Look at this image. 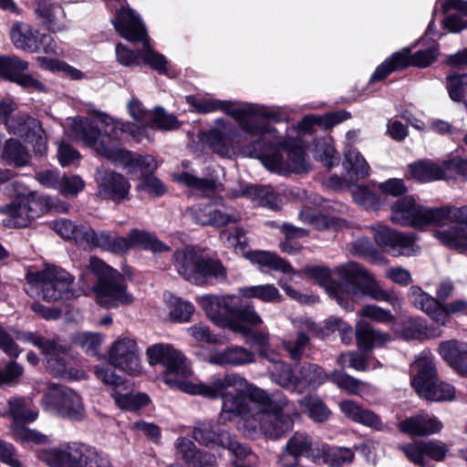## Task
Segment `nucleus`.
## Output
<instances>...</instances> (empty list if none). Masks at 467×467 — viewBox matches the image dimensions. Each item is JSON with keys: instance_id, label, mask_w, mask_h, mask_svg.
I'll use <instances>...</instances> for the list:
<instances>
[{"instance_id": "50", "label": "nucleus", "mask_w": 467, "mask_h": 467, "mask_svg": "<svg viewBox=\"0 0 467 467\" xmlns=\"http://www.w3.org/2000/svg\"><path fill=\"white\" fill-rule=\"evenodd\" d=\"M300 407L317 422H324L330 416V410L317 395H307L299 400Z\"/></svg>"}, {"instance_id": "14", "label": "nucleus", "mask_w": 467, "mask_h": 467, "mask_svg": "<svg viewBox=\"0 0 467 467\" xmlns=\"http://www.w3.org/2000/svg\"><path fill=\"white\" fill-rule=\"evenodd\" d=\"M41 404L47 411L63 418L78 420L85 414L81 397L75 390L62 385H49Z\"/></svg>"}, {"instance_id": "64", "label": "nucleus", "mask_w": 467, "mask_h": 467, "mask_svg": "<svg viewBox=\"0 0 467 467\" xmlns=\"http://www.w3.org/2000/svg\"><path fill=\"white\" fill-rule=\"evenodd\" d=\"M85 182L79 175H61L57 191L65 196H76L82 192Z\"/></svg>"}, {"instance_id": "29", "label": "nucleus", "mask_w": 467, "mask_h": 467, "mask_svg": "<svg viewBox=\"0 0 467 467\" xmlns=\"http://www.w3.org/2000/svg\"><path fill=\"white\" fill-rule=\"evenodd\" d=\"M202 256L193 248H184L176 251L173 255V265L178 274L184 279L196 284L202 276L199 274Z\"/></svg>"}, {"instance_id": "22", "label": "nucleus", "mask_w": 467, "mask_h": 467, "mask_svg": "<svg viewBox=\"0 0 467 467\" xmlns=\"http://www.w3.org/2000/svg\"><path fill=\"white\" fill-rule=\"evenodd\" d=\"M38 31L25 23H16L13 26L10 33L12 43L16 48L36 52L43 49L46 53H56L57 45L50 36L43 35L37 39Z\"/></svg>"}, {"instance_id": "44", "label": "nucleus", "mask_w": 467, "mask_h": 467, "mask_svg": "<svg viewBox=\"0 0 467 467\" xmlns=\"http://www.w3.org/2000/svg\"><path fill=\"white\" fill-rule=\"evenodd\" d=\"M1 158L6 164L16 168L25 167L31 161L27 149L13 139L5 141Z\"/></svg>"}, {"instance_id": "40", "label": "nucleus", "mask_w": 467, "mask_h": 467, "mask_svg": "<svg viewBox=\"0 0 467 467\" xmlns=\"http://www.w3.org/2000/svg\"><path fill=\"white\" fill-rule=\"evenodd\" d=\"M234 318L228 322L229 329L244 336L250 335L253 327L263 324V319L253 306L241 307Z\"/></svg>"}, {"instance_id": "42", "label": "nucleus", "mask_w": 467, "mask_h": 467, "mask_svg": "<svg viewBox=\"0 0 467 467\" xmlns=\"http://www.w3.org/2000/svg\"><path fill=\"white\" fill-rule=\"evenodd\" d=\"M343 167L351 180L364 179L369 175L368 163L363 155L352 147L345 150Z\"/></svg>"}, {"instance_id": "16", "label": "nucleus", "mask_w": 467, "mask_h": 467, "mask_svg": "<svg viewBox=\"0 0 467 467\" xmlns=\"http://www.w3.org/2000/svg\"><path fill=\"white\" fill-rule=\"evenodd\" d=\"M108 362L130 376H138L142 371L140 351L137 341L130 337H119L108 352Z\"/></svg>"}, {"instance_id": "61", "label": "nucleus", "mask_w": 467, "mask_h": 467, "mask_svg": "<svg viewBox=\"0 0 467 467\" xmlns=\"http://www.w3.org/2000/svg\"><path fill=\"white\" fill-rule=\"evenodd\" d=\"M447 89L453 101H462L467 95V74L450 75L447 78Z\"/></svg>"}, {"instance_id": "45", "label": "nucleus", "mask_w": 467, "mask_h": 467, "mask_svg": "<svg viewBox=\"0 0 467 467\" xmlns=\"http://www.w3.org/2000/svg\"><path fill=\"white\" fill-rule=\"evenodd\" d=\"M350 114L348 111L340 110L327 113L325 115H308L306 116L298 124L299 130L308 131L312 126L319 125L325 129H330L343 120L349 119Z\"/></svg>"}, {"instance_id": "31", "label": "nucleus", "mask_w": 467, "mask_h": 467, "mask_svg": "<svg viewBox=\"0 0 467 467\" xmlns=\"http://www.w3.org/2000/svg\"><path fill=\"white\" fill-rule=\"evenodd\" d=\"M206 360L216 366L239 367L254 362V354L243 347L234 346L212 352Z\"/></svg>"}, {"instance_id": "3", "label": "nucleus", "mask_w": 467, "mask_h": 467, "mask_svg": "<svg viewBox=\"0 0 467 467\" xmlns=\"http://www.w3.org/2000/svg\"><path fill=\"white\" fill-rule=\"evenodd\" d=\"M305 272L324 285L327 294L346 309L352 307L349 299H355L359 295L388 302L395 309L401 307L400 297L384 290L374 275L356 262L341 264L332 270L324 266H311L306 267Z\"/></svg>"}, {"instance_id": "25", "label": "nucleus", "mask_w": 467, "mask_h": 467, "mask_svg": "<svg viewBox=\"0 0 467 467\" xmlns=\"http://www.w3.org/2000/svg\"><path fill=\"white\" fill-rule=\"evenodd\" d=\"M38 23L51 32H62L67 29V16L64 7L52 0H38L34 8Z\"/></svg>"}, {"instance_id": "35", "label": "nucleus", "mask_w": 467, "mask_h": 467, "mask_svg": "<svg viewBox=\"0 0 467 467\" xmlns=\"http://www.w3.org/2000/svg\"><path fill=\"white\" fill-rule=\"evenodd\" d=\"M8 414L13 419L12 424H27L38 417V410L31 399L15 397L7 401Z\"/></svg>"}, {"instance_id": "26", "label": "nucleus", "mask_w": 467, "mask_h": 467, "mask_svg": "<svg viewBox=\"0 0 467 467\" xmlns=\"http://www.w3.org/2000/svg\"><path fill=\"white\" fill-rule=\"evenodd\" d=\"M190 213L197 223L215 227L237 223L240 219L238 214L228 212L223 204L216 202L198 204L192 207Z\"/></svg>"}, {"instance_id": "34", "label": "nucleus", "mask_w": 467, "mask_h": 467, "mask_svg": "<svg viewBox=\"0 0 467 467\" xmlns=\"http://www.w3.org/2000/svg\"><path fill=\"white\" fill-rule=\"evenodd\" d=\"M321 443L313 441L311 437L305 432H295L287 441L282 453H285L291 460H297L305 455L313 462H317L311 454L317 448H320Z\"/></svg>"}, {"instance_id": "43", "label": "nucleus", "mask_w": 467, "mask_h": 467, "mask_svg": "<svg viewBox=\"0 0 467 467\" xmlns=\"http://www.w3.org/2000/svg\"><path fill=\"white\" fill-rule=\"evenodd\" d=\"M356 337L358 347L364 349L381 347L391 340L389 334L374 329L365 324H358L357 326Z\"/></svg>"}, {"instance_id": "57", "label": "nucleus", "mask_w": 467, "mask_h": 467, "mask_svg": "<svg viewBox=\"0 0 467 467\" xmlns=\"http://www.w3.org/2000/svg\"><path fill=\"white\" fill-rule=\"evenodd\" d=\"M11 433L13 438L20 442L42 444L48 441L46 435L36 430L26 427V424H12Z\"/></svg>"}, {"instance_id": "18", "label": "nucleus", "mask_w": 467, "mask_h": 467, "mask_svg": "<svg viewBox=\"0 0 467 467\" xmlns=\"http://www.w3.org/2000/svg\"><path fill=\"white\" fill-rule=\"evenodd\" d=\"M96 302L106 308H114L119 306L131 305L135 297L128 291L125 278L122 274L93 287Z\"/></svg>"}, {"instance_id": "60", "label": "nucleus", "mask_w": 467, "mask_h": 467, "mask_svg": "<svg viewBox=\"0 0 467 467\" xmlns=\"http://www.w3.org/2000/svg\"><path fill=\"white\" fill-rule=\"evenodd\" d=\"M143 44V49L141 50V57L145 64L149 65L152 69L164 73L167 70L166 65L167 60L161 54L154 51L150 44L149 37L144 41H140Z\"/></svg>"}, {"instance_id": "39", "label": "nucleus", "mask_w": 467, "mask_h": 467, "mask_svg": "<svg viewBox=\"0 0 467 467\" xmlns=\"http://www.w3.org/2000/svg\"><path fill=\"white\" fill-rule=\"evenodd\" d=\"M329 380L348 394L364 397L372 392V386L368 382L359 380L342 370L331 371Z\"/></svg>"}, {"instance_id": "8", "label": "nucleus", "mask_w": 467, "mask_h": 467, "mask_svg": "<svg viewBox=\"0 0 467 467\" xmlns=\"http://www.w3.org/2000/svg\"><path fill=\"white\" fill-rule=\"evenodd\" d=\"M150 365L161 364L164 367L162 379L166 385L187 394L200 393V389L209 392L201 381L190 380L192 369L185 356L169 344H154L146 350Z\"/></svg>"}, {"instance_id": "59", "label": "nucleus", "mask_w": 467, "mask_h": 467, "mask_svg": "<svg viewBox=\"0 0 467 467\" xmlns=\"http://www.w3.org/2000/svg\"><path fill=\"white\" fill-rule=\"evenodd\" d=\"M113 398L119 408L128 410H140L150 401L149 397L143 393L122 395L116 392L113 394Z\"/></svg>"}, {"instance_id": "10", "label": "nucleus", "mask_w": 467, "mask_h": 467, "mask_svg": "<svg viewBox=\"0 0 467 467\" xmlns=\"http://www.w3.org/2000/svg\"><path fill=\"white\" fill-rule=\"evenodd\" d=\"M269 360L275 365L271 372L272 379L290 391L303 393L307 389H316L329 379V374L317 364L306 363L294 373L289 365L280 361L277 354H274Z\"/></svg>"}, {"instance_id": "47", "label": "nucleus", "mask_w": 467, "mask_h": 467, "mask_svg": "<svg viewBox=\"0 0 467 467\" xmlns=\"http://www.w3.org/2000/svg\"><path fill=\"white\" fill-rule=\"evenodd\" d=\"M240 295L245 298H256L264 303H275L282 300V295L272 284L244 286L239 289Z\"/></svg>"}, {"instance_id": "13", "label": "nucleus", "mask_w": 467, "mask_h": 467, "mask_svg": "<svg viewBox=\"0 0 467 467\" xmlns=\"http://www.w3.org/2000/svg\"><path fill=\"white\" fill-rule=\"evenodd\" d=\"M47 210V202L35 192L19 195L11 203L0 207L2 223L7 227H26Z\"/></svg>"}, {"instance_id": "53", "label": "nucleus", "mask_w": 467, "mask_h": 467, "mask_svg": "<svg viewBox=\"0 0 467 467\" xmlns=\"http://www.w3.org/2000/svg\"><path fill=\"white\" fill-rule=\"evenodd\" d=\"M199 274L202 276L201 282H196V285H204L208 282L209 278H214L218 281H224L227 274L226 269L223 264L214 259H205L202 257Z\"/></svg>"}, {"instance_id": "11", "label": "nucleus", "mask_w": 467, "mask_h": 467, "mask_svg": "<svg viewBox=\"0 0 467 467\" xmlns=\"http://www.w3.org/2000/svg\"><path fill=\"white\" fill-rule=\"evenodd\" d=\"M26 278L32 288L37 291L39 296L47 302L75 296L72 290L74 278L62 268L46 266L41 271L27 273Z\"/></svg>"}, {"instance_id": "7", "label": "nucleus", "mask_w": 467, "mask_h": 467, "mask_svg": "<svg viewBox=\"0 0 467 467\" xmlns=\"http://www.w3.org/2000/svg\"><path fill=\"white\" fill-rule=\"evenodd\" d=\"M273 400L282 401L278 406L257 405L256 411L251 414L243 424L244 434L252 439L264 436L278 439L292 429L293 416H297L296 409L280 392L268 393Z\"/></svg>"}, {"instance_id": "56", "label": "nucleus", "mask_w": 467, "mask_h": 467, "mask_svg": "<svg viewBox=\"0 0 467 467\" xmlns=\"http://www.w3.org/2000/svg\"><path fill=\"white\" fill-rule=\"evenodd\" d=\"M87 269L97 277V284H102L114 276H118V274H119V271L97 256L89 257Z\"/></svg>"}, {"instance_id": "63", "label": "nucleus", "mask_w": 467, "mask_h": 467, "mask_svg": "<svg viewBox=\"0 0 467 467\" xmlns=\"http://www.w3.org/2000/svg\"><path fill=\"white\" fill-rule=\"evenodd\" d=\"M282 229L284 234L286 235V240L285 242L280 243V250L287 254H297L301 250V247L296 243L293 242L291 239L293 237H302L306 235V231L301 228L294 227L290 224H284Z\"/></svg>"}, {"instance_id": "28", "label": "nucleus", "mask_w": 467, "mask_h": 467, "mask_svg": "<svg viewBox=\"0 0 467 467\" xmlns=\"http://www.w3.org/2000/svg\"><path fill=\"white\" fill-rule=\"evenodd\" d=\"M397 335L406 341H425L428 339L442 337V330L429 326L427 321L421 317H409L405 319Z\"/></svg>"}, {"instance_id": "4", "label": "nucleus", "mask_w": 467, "mask_h": 467, "mask_svg": "<svg viewBox=\"0 0 467 467\" xmlns=\"http://www.w3.org/2000/svg\"><path fill=\"white\" fill-rule=\"evenodd\" d=\"M202 386L209 389V392L200 389V395L206 399H222V408L218 420L220 423L233 421L236 418L244 420L256 411L257 405L281 404L279 400H273L268 397V392L248 382L246 379L236 373L216 375L210 383L201 381Z\"/></svg>"}, {"instance_id": "32", "label": "nucleus", "mask_w": 467, "mask_h": 467, "mask_svg": "<svg viewBox=\"0 0 467 467\" xmlns=\"http://www.w3.org/2000/svg\"><path fill=\"white\" fill-rule=\"evenodd\" d=\"M440 356L462 375H467V348L455 339L442 341L437 348Z\"/></svg>"}, {"instance_id": "48", "label": "nucleus", "mask_w": 467, "mask_h": 467, "mask_svg": "<svg viewBox=\"0 0 467 467\" xmlns=\"http://www.w3.org/2000/svg\"><path fill=\"white\" fill-rule=\"evenodd\" d=\"M197 302L212 321L218 326L228 327L230 320L223 317L220 296L213 295L201 296L197 297Z\"/></svg>"}, {"instance_id": "9", "label": "nucleus", "mask_w": 467, "mask_h": 467, "mask_svg": "<svg viewBox=\"0 0 467 467\" xmlns=\"http://www.w3.org/2000/svg\"><path fill=\"white\" fill-rule=\"evenodd\" d=\"M411 373V385L420 398L431 401H450L455 398L454 387L439 380L434 357L430 352L416 358Z\"/></svg>"}, {"instance_id": "33", "label": "nucleus", "mask_w": 467, "mask_h": 467, "mask_svg": "<svg viewBox=\"0 0 467 467\" xmlns=\"http://www.w3.org/2000/svg\"><path fill=\"white\" fill-rule=\"evenodd\" d=\"M311 456L317 459L316 463L323 462L329 467H341L345 463H350L354 460V452L347 447H330L327 444L321 443L320 448H317Z\"/></svg>"}, {"instance_id": "20", "label": "nucleus", "mask_w": 467, "mask_h": 467, "mask_svg": "<svg viewBox=\"0 0 467 467\" xmlns=\"http://www.w3.org/2000/svg\"><path fill=\"white\" fill-rule=\"evenodd\" d=\"M5 122L11 133L25 138L26 141L32 144L36 153H46L47 139L38 120L26 114H18L6 119Z\"/></svg>"}, {"instance_id": "2", "label": "nucleus", "mask_w": 467, "mask_h": 467, "mask_svg": "<svg viewBox=\"0 0 467 467\" xmlns=\"http://www.w3.org/2000/svg\"><path fill=\"white\" fill-rule=\"evenodd\" d=\"M390 210L391 222L402 226L423 228L452 224L450 228L436 230L434 237L449 248L467 251V205L428 207L406 196L392 203Z\"/></svg>"}, {"instance_id": "37", "label": "nucleus", "mask_w": 467, "mask_h": 467, "mask_svg": "<svg viewBox=\"0 0 467 467\" xmlns=\"http://www.w3.org/2000/svg\"><path fill=\"white\" fill-rule=\"evenodd\" d=\"M227 432L225 430H215L211 420H204L195 425L192 431V438L205 447H221L224 440L228 439Z\"/></svg>"}, {"instance_id": "24", "label": "nucleus", "mask_w": 467, "mask_h": 467, "mask_svg": "<svg viewBox=\"0 0 467 467\" xmlns=\"http://www.w3.org/2000/svg\"><path fill=\"white\" fill-rule=\"evenodd\" d=\"M111 22L116 31L128 41L140 42L148 37L140 18L130 7L119 9Z\"/></svg>"}, {"instance_id": "21", "label": "nucleus", "mask_w": 467, "mask_h": 467, "mask_svg": "<svg viewBox=\"0 0 467 467\" xmlns=\"http://www.w3.org/2000/svg\"><path fill=\"white\" fill-rule=\"evenodd\" d=\"M215 127L202 134L203 142L215 153L230 157L234 152L236 129L223 119L215 120Z\"/></svg>"}, {"instance_id": "27", "label": "nucleus", "mask_w": 467, "mask_h": 467, "mask_svg": "<svg viewBox=\"0 0 467 467\" xmlns=\"http://www.w3.org/2000/svg\"><path fill=\"white\" fill-rule=\"evenodd\" d=\"M96 181L99 184L98 193L104 199L119 202L129 195L130 184L123 175L118 172L97 170Z\"/></svg>"}, {"instance_id": "23", "label": "nucleus", "mask_w": 467, "mask_h": 467, "mask_svg": "<svg viewBox=\"0 0 467 467\" xmlns=\"http://www.w3.org/2000/svg\"><path fill=\"white\" fill-rule=\"evenodd\" d=\"M140 247L152 253L170 251V247L161 242L154 234L138 228L132 229L127 237L115 234L114 253H126L131 248Z\"/></svg>"}, {"instance_id": "36", "label": "nucleus", "mask_w": 467, "mask_h": 467, "mask_svg": "<svg viewBox=\"0 0 467 467\" xmlns=\"http://www.w3.org/2000/svg\"><path fill=\"white\" fill-rule=\"evenodd\" d=\"M408 169L410 177L420 182L446 180L444 161L439 164L430 160H420L410 164Z\"/></svg>"}, {"instance_id": "58", "label": "nucleus", "mask_w": 467, "mask_h": 467, "mask_svg": "<svg viewBox=\"0 0 467 467\" xmlns=\"http://www.w3.org/2000/svg\"><path fill=\"white\" fill-rule=\"evenodd\" d=\"M170 318L174 322H187L194 312V306L181 298L172 297L169 302Z\"/></svg>"}, {"instance_id": "41", "label": "nucleus", "mask_w": 467, "mask_h": 467, "mask_svg": "<svg viewBox=\"0 0 467 467\" xmlns=\"http://www.w3.org/2000/svg\"><path fill=\"white\" fill-rule=\"evenodd\" d=\"M247 258L252 264L260 267H266L284 274H296L294 268L286 260L268 251L256 250L250 252L247 254Z\"/></svg>"}, {"instance_id": "62", "label": "nucleus", "mask_w": 467, "mask_h": 467, "mask_svg": "<svg viewBox=\"0 0 467 467\" xmlns=\"http://www.w3.org/2000/svg\"><path fill=\"white\" fill-rule=\"evenodd\" d=\"M409 297L411 304L428 314L439 303L435 298L424 292L420 286L413 285L410 288Z\"/></svg>"}, {"instance_id": "12", "label": "nucleus", "mask_w": 467, "mask_h": 467, "mask_svg": "<svg viewBox=\"0 0 467 467\" xmlns=\"http://www.w3.org/2000/svg\"><path fill=\"white\" fill-rule=\"evenodd\" d=\"M186 101L197 113L208 114L218 110L235 119L245 132H254L255 128L251 124L248 118L253 114L271 116L270 111L263 105L253 104L236 107V102L230 100H220L209 98H197L187 96Z\"/></svg>"}, {"instance_id": "55", "label": "nucleus", "mask_w": 467, "mask_h": 467, "mask_svg": "<svg viewBox=\"0 0 467 467\" xmlns=\"http://www.w3.org/2000/svg\"><path fill=\"white\" fill-rule=\"evenodd\" d=\"M398 449L401 451L406 458L415 465L428 467V461L425 456L424 441H416L410 443L400 444Z\"/></svg>"}, {"instance_id": "17", "label": "nucleus", "mask_w": 467, "mask_h": 467, "mask_svg": "<svg viewBox=\"0 0 467 467\" xmlns=\"http://www.w3.org/2000/svg\"><path fill=\"white\" fill-rule=\"evenodd\" d=\"M87 449L83 443L67 442L38 451L37 458L49 467H86L90 455Z\"/></svg>"}, {"instance_id": "1", "label": "nucleus", "mask_w": 467, "mask_h": 467, "mask_svg": "<svg viewBox=\"0 0 467 467\" xmlns=\"http://www.w3.org/2000/svg\"><path fill=\"white\" fill-rule=\"evenodd\" d=\"M75 140L91 147L99 155L129 169L130 173L140 171V182L136 189L149 195H163L167 188L157 177L153 176L158 168L155 159L150 155H135L123 150L119 141L128 137L134 138V125L123 122L112 117L98 112L91 118H78L71 122Z\"/></svg>"}, {"instance_id": "52", "label": "nucleus", "mask_w": 467, "mask_h": 467, "mask_svg": "<svg viewBox=\"0 0 467 467\" xmlns=\"http://www.w3.org/2000/svg\"><path fill=\"white\" fill-rule=\"evenodd\" d=\"M400 53H405L407 57L406 67L414 66L418 67H426L430 66L438 57V48L436 46H431L427 49L419 50L413 55H410V48H403Z\"/></svg>"}, {"instance_id": "15", "label": "nucleus", "mask_w": 467, "mask_h": 467, "mask_svg": "<svg viewBox=\"0 0 467 467\" xmlns=\"http://www.w3.org/2000/svg\"><path fill=\"white\" fill-rule=\"evenodd\" d=\"M286 160L275 150L272 155H265L261 147L254 149V152L261 160L262 164L269 171L278 174L290 172L301 173L309 170V162L304 149L299 145L289 146L285 149Z\"/></svg>"}, {"instance_id": "54", "label": "nucleus", "mask_w": 467, "mask_h": 467, "mask_svg": "<svg viewBox=\"0 0 467 467\" xmlns=\"http://www.w3.org/2000/svg\"><path fill=\"white\" fill-rule=\"evenodd\" d=\"M315 158L327 168L338 163V157L331 139H322L317 141Z\"/></svg>"}, {"instance_id": "49", "label": "nucleus", "mask_w": 467, "mask_h": 467, "mask_svg": "<svg viewBox=\"0 0 467 467\" xmlns=\"http://www.w3.org/2000/svg\"><path fill=\"white\" fill-rule=\"evenodd\" d=\"M28 66L26 61L16 56H0V77L15 83Z\"/></svg>"}, {"instance_id": "6", "label": "nucleus", "mask_w": 467, "mask_h": 467, "mask_svg": "<svg viewBox=\"0 0 467 467\" xmlns=\"http://www.w3.org/2000/svg\"><path fill=\"white\" fill-rule=\"evenodd\" d=\"M273 400L282 401L278 406L257 405L256 411L251 414L243 424L244 434L252 439L264 436L278 439L292 429L293 416H297L296 409L280 392L268 393Z\"/></svg>"}, {"instance_id": "5", "label": "nucleus", "mask_w": 467, "mask_h": 467, "mask_svg": "<svg viewBox=\"0 0 467 467\" xmlns=\"http://www.w3.org/2000/svg\"><path fill=\"white\" fill-rule=\"evenodd\" d=\"M15 339L28 342L39 349L44 356L47 368L54 375L68 379H79L78 371L68 368L70 357L67 347L57 339H48L35 333L16 332L15 337L0 326V349L10 358H17L21 348Z\"/></svg>"}, {"instance_id": "51", "label": "nucleus", "mask_w": 467, "mask_h": 467, "mask_svg": "<svg viewBox=\"0 0 467 467\" xmlns=\"http://www.w3.org/2000/svg\"><path fill=\"white\" fill-rule=\"evenodd\" d=\"M406 59L407 57L405 53H400V51L394 53L376 68L370 80H382L392 71L406 67Z\"/></svg>"}, {"instance_id": "38", "label": "nucleus", "mask_w": 467, "mask_h": 467, "mask_svg": "<svg viewBox=\"0 0 467 467\" xmlns=\"http://www.w3.org/2000/svg\"><path fill=\"white\" fill-rule=\"evenodd\" d=\"M265 108L270 111L271 116L253 114L248 118L251 124L255 128L256 133H254V132H247V133L250 134L251 136L259 137V139H257L254 141L253 145L251 146L252 149L248 150L249 154L254 157H256V158H258V157L254 152V149L258 150V148L261 147V150L264 152V154L268 155L265 152L266 145H268L269 148H275L279 145H280V147H283V144H280L278 141L271 142L268 140L267 135L274 132V129L268 127L267 125L258 123L257 119H255L256 117H263V118L274 119H276V116L272 109L267 108V107H265Z\"/></svg>"}, {"instance_id": "19", "label": "nucleus", "mask_w": 467, "mask_h": 467, "mask_svg": "<svg viewBox=\"0 0 467 467\" xmlns=\"http://www.w3.org/2000/svg\"><path fill=\"white\" fill-rule=\"evenodd\" d=\"M371 230L375 242L395 256H410L419 249L413 234L399 233L383 224L372 226Z\"/></svg>"}, {"instance_id": "30", "label": "nucleus", "mask_w": 467, "mask_h": 467, "mask_svg": "<svg viewBox=\"0 0 467 467\" xmlns=\"http://www.w3.org/2000/svg\"><path fill=\"white\" fill-rule=\"evenodd\" d=\"M75 234V242L84 248L99 247L114 253L115 233L113 232H95L88 225H78Z\"/></svg>"}, {"instance_id": "46", "label": "nucleus", "mask_w": 467, "mask_h": 467, "mask_svg": "<svg viewBox=\"0 0 467 467\" xmlns=\"http://www.w3.org/2000/svg\"><path fill=\"white\" fill-rule=\"evenodd\" d=\"M243 195L247 196L257 204L277 209L279 207V197L271 186L249 185L243 191Z\"/></svg>"}]
</instances>
